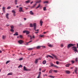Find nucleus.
Returning a JSON list of instances; mask_svg holds the SVG:
<instances>
[{
  "label": "nucleus",
  "instance_id": "22",
  "mask_svg": "<svg viewBox=\"0 0 78 78\" xmlns=\"http://www.w3.org/2000/svg\"><path fill=\"white\" fill-rule=\"evenodd\" d=\"M40 23L41 24L40 26H42V24L43 23V22L41 20L40 21Z\"/></svg>",
  "mask_w": 78,
  "mask_h": 78
},
{
  "label": "nucleus",
  "instance_id": "39",
  "mask_svg": "<svg viewBox=\"0 0 78 78\" xmlns=\"http://www.w3.org/2000/svg\"><path fill=\"white\" fill-rule=\"evenodd\" d=\"M48 3V1H45L44 2V3Z\"/></svg>",
  "mask_w": 78,
  "mask_h": 78
},
{
  "label": "nucleus",
  "instance_id": "31",
  "mask_svg": "<svg viewBox=\"0 0 78 78\" xmlns=\"http://www.w3.org/2000/svg\"><path fill=\"white\" fill-rule=\"evenodd\" d=\"M5 37H6V36H5V35L3 36L2 38L3 39H5Z\"/></svg>",
  "mask_w": 78,
  "mask_h": 78
},
{
  "label": "nucleus",
  "instance_id": "30",
  "mask_svg": "<svg viewBox=\"0 0 78 78\" xmlns=\"http://www.w3.org/2000/svg\"><path fill=\"white\" fill-rule=\"evenodd\" d=\"M40 6H41V5H40V4H39L38 5V6L37 7L36 9H37V8H39L40 7Z\"/></svg>",
  "mask_w": 78,
  "mask_h": 78
},
{
  "label": "nucleus",
  "instance_id": "41",
  "mask_svg": "<svg viewBox=\"0 0 78 78\" xmlns=\"http://www.w3.org/2000/svg\"><path fill=\"white\" fill-rule=\"evenodd\" d=\"M54 67H56V68H58V66H57L56 65H54Z\"/></svg>",
  "mask_w": 78,
  "mask_h": 78
},
{
  "label": "nucleus",
  "instance_id": "52",
  "mask_svg": "<svg viewBox=\"0 0 78 78\" xmlns=\"http://www.w3.org/2000/svg\"><path fill=\"white\" fill-rule=\"evenodd\" d=\"M40 78V74H39L37 78Z\"/></svg>",
  "mask_w": 78,
  "mask_h": 78
},
{
  "label": "nucleus",
  "instance_id": "15",
  "mask_svg": "<svg viewBox=\"0 0 78 78\" xmlns=\"http://www.w3.org/2000/svg\"><path fill=\"white\" fill-rule=\"evenodd\" d=\"M77 69H77V68H76L75 69V72L76 74H77V72H77Z\"/></svg>",
  "mask_w": 78,
  "mask_h": 78
},
{
  "label": "nucleus",
  "instance_id": "2",
  "mask_svg": "<svg viewBox=\"0 0 78 78\" xmlns=\"http://www.w3.org/2000/svg\"><path fill=\"white\" fill-rule=\"evenodd\" d=\"M34 30H35V31H38L39 30H36V23H34Z\"/></svg>",
  "mask_w": 78,
  "mask_h": 78
},
{
  "label": "nucleus",
  "instance_id": "27",
  "mask_svg": "<svg viewBox=\"0 0 78 78\" xmlns=\"http://www.w3.org/2000/svg\"><path fill=\"white\" fill-rule=\"evenodd\" d=\"M23 69H24V70H26V71H27V70H27V69H26V67H25V66H24Z\"/></svg>",
  "mask_w": 78,
  "mask_h": 78
},
{
  "label": "nucleus",
  "instance_id": "44",
  "mask_svg": "<svg viewBox=\"0 0 78 78\" xmlns=\"http://www.w3.org/2000/svg\"><path fill=\"white\" fill-rule=\"evenodd\" d=\"M39 36L40 37H44V36L42 35H40Z\"/></svg>",
  "mask_w": 78,
  "mask_h": 78
},
{
  "label": "nucleus",
  "instance_id": "8",
  "mask_svg": "<svg viewBox=\"0 0 78 78\" xmlns=\"http://www.w3.org/2000/svg\"><path fill=\"white\" fill-rule=\"evenodd\" d=\"M48 57H49L50 58H52V59H53V57L52 56H51L50 55H48L47 56H46V58H48Z\"/></svg>",
  "mask_w": 78,
  "mask_h": 78
},
{
  "label": "nucleus",
  "instance_id": "42",
  "mask_svg": "<svg viewBox=\"0 0 78 78\" xmlns=\"http://www.w3.org/2000/svg\"><path fill=\"white\" fill-rule=\"evenodd\" d=\"M27 30H24L23 31V33H26Z\"/></svg>",
  "mask_w": 78,
  "mask_h": 78
},
{
  "label": "nucleus",
  "instance_id": "48",
  "mask_svg": "<svg viewBox=\"0 0 78 78\" xmlns=\"http://www.w3.org/2000/svg\"><path fill=\"white\" fill-rule=\"evenodd\" d=\"M56 64H59V62H58V61H56Z\"/></svg>",
  "mask_w": 78,
  "mask_h": 78
},
{
  "label": "nucleus",
  "instance_id": "55",
  "mask_svg": "<svg viewBox=\"0 0 78 78\" xmlns=\"http://www.w3.org/2000/svg\"><path fill=\"white\" fill-rule=\"evenodd\" d=\"M77 59H78L77 58H76V62H77Z\"/></svg>",
  "mask_w": 78,
  "mask_h": 78
},
{
  "label": "nucleus",
  "instance_id": "21",
  "mask_svg": "<svg viewBox=\"0 0 78 78\" xmlns=\"http://www.w3.org/2000/svg\"><path fill=\"white\" fill-rule=\"evenodd\" d=\"M30 31L27 30L26 31V34L27 35L29 34H30Z\"/></svg>",
  "mask_w": 78,
  "mask_h": 78
},
{
  "label": "nucleus",
  "instance_id": "49",
  "mask_svg": "<svg viewBox=\"0 0 78 78\" xmlns=\"http://www.w3.org/2000/svg\"><path fill=\"white\" fill-rule=\"evenodd\" d=\"M53 72H54L55 73H57L58 71L57 70H54Z\"/></svg>",
  "mask_w": 78,
  "mask_h": 78
},
{
  "label": "nucleus",
  "instance_id": "17",
  "mask_svg": "<svg viewBox=\"0 0 78 78\" xmlns=\"http://www.w3.org/2000/svg\"><path fill=\"white\" fill-rule=\"evenodd\" d=\"M70 66V64L69 63L66 65V67H69V66Z\"/></svg>",
  "mask_w": 78,
  "mask_h": 78
},
{
  "label": "nucleus",
  "instance_id": "4",
  "mask_svg": "<svg viewBox=\"0 0 78 78\" xmlns=\"http://www.w3.org/2000/svg\"><path fill=\"white\" fill-rule=\"evenodd\" d=\"M19 11L20 12H24V11L23 10V8L22 7H20L19 9Z\"/></svg>",
  "mask_w": 78,
  "mask_h": 78
},
{
  "label": "nucleus",
  "instance_id": "62",
  "mask_svg": "<svg viewBox=\"0 0 78 78\" xmlns=\"http://www.w3.org/2000/svg\"><path fill=\"white\" fill-rule=\"evenodd\" d=\"M73 44V46H75V45H76V44Z\"/></svg>",
  "mask_w": 78,
  "mask_h": 78
},
{
  "label": "nucleus",
  "instance_id": "7",
  "mask_svg": "<svg viewBox=\"0 0 78 78\" xmlns=\"http://www.w3.org/2000/svg\"><path fill=\"white\" fill-rule=\"evenodd\" d=\"M9 15V14L7 13L6 15V16L7 19H9V18L8 17V16Z\"/></svg>",
  "mask_w": 78,
  "mask_h": 78
},
{
  "label": "nucleus",
  "instance_id": "10",
  "mask_svg": "<svg viewBox=\"0 0 78 78\" xmlns=\"http://www.w3.org/2000/svg\"><path fill=\"white\" fill-rule=\"evenodd\" d=\"M65 72L67 74H70V72L69 71H66Z\"/></svg>",
  "mask_w": 78,
  "mask_h": 78
},
{
  "label": "nucleus",
  "instance_id": "3",
  "mask_svg": "<svg viewBox=\"0 0 78 78\" xmlns=\"http://www.w3.org/2000/svg\"><path fill=\"white\" fill-rule=\"evenodd\" d=\"M72 46H73V44H69L67 46V48H70L71 47H72Z\"/></svg>",
  "mask_w": 78,
  "mask_h": 78
},
{
  "label": "nucleus",
  "instance_id": "34",
  "mask_svg": "<svg viewBox=\"0 0 78 78\" xmlns=\"http://www.w3.org/2000/svg\"><path fill=\"white\" fill-rule=\"evenodd\" d=\"M50 64H51V66H52V67H53V66H54V65L52 63H50Z\"/></svg>",
  "mask_w": 78,
  "mask_h": 78
},
{
  "label": "nucleus",
  "instance_id": "43",
  "mask_svg": "<svg viewBox=\"0 0 78 78\" xmlns=\"http://www.w3.org/2000/svg\"><path fill=\"white\" fill-rule=\"evenodd\" d=\"M46 70L45 69H44L42 71V72H44Z\"/></svg>",
  "mask_w": 78,
  "mask_h": 78
},
{
  "label": "nucleus",
  "instance_id": "58",
  "mask_svg": "<svg viewBox=\"0 0 78 78\" xmlns=\"http://www.w3.org/2000/svg\"><path fill=\"white\" fill-rule=\"evenodd\" d=\"M76 45L77 46V48H78V43L76 44Z\"/></svg>",
  "mask_w": 78,
  "mask_h": 78
},
{
  "label": "nucleus",
  "instance_id": "47",
  "mask_svg": "<svg viewBox=\"0 0 78 78\" xmlns=\"http://www.w3.org/2000/svg\"><path fill=\"white\" fill-rule=\"evenodd\" d=\"M61 47H64V45H63V44H62L61 45Z\"/></svg>",
  "mask_w": 78,
  "mask_h": 78
},
{
  "label": "nucleus",
  "instance_id": "24",
  "mask_svg": "<svg viewBox=\"0 0 78 78\" xmlns=\"http://www.w3.org/2000/svg\"><path fill=\"white\" fill-rule=\"evenodd\" d=\"M46 62H47L46 61L44 60L43 62V64H46Z\"/></svg>",
  "mask_w": 78,
  "mask_h": 78
},
{
  "label": "nucleus",
  "instance_id": "45",
  "mask_svg": "<svg viewBox=\"0 0 78 78\" xmlns=\"http://www.w3.org/2000/svg\"><path fill=\"white\" fill-rule=\"evenodd\" d=\"M28 50H33V48H30L28 49Z\"/></svg>",
  "mask_w": 78,
  "mask_h": 78
},
{
  "label": "nucleus",
  "instance_id": "54",
  "mask_svg": "<svg viewBox=\"0 0 78 78\" xmlns=\"http://www.w3.org/2000/svg\"><path fill=\"white\" fill-rule=\"evenodd\" d=\"M43 48H45V46H42Z\"/></svg>",
  "mask_w": 78,
  "mask_h": 78
},
{
  "label": "nucleus",
  "instance_id": "56",
  "mask_svg": "<svg viewBox=\"0 0 78 78\" xmlns=\"http://www.w3.org/2000/svg\"><path fill=\"white\" fill-rule=\"evenodd\" d=\"M17 0H15V3H17Z\"/></svg>",
  "mask_w": 78,
  "mask_h": 78
},
{
  "label": "nucleus",
  "instance_id": "32",
  "mask_svg": "<svg viewBox=\"0 0 78 78\" xmlns=\"http://www.w3.org/2000/svg\"><path fill=\"white\" fill-rule=\"evenodd\" d=\"M11 8V6H9L7 8V9H10Z\"/></svg>",
  "mask_w": 78,
  "mask_h": 78
},
{
  "label": "nucleus",
  "instance_id": "59",
  "mask_svg": "<svg viewBox=\"0 0 78 78\" xmlns=\"http://www.w3.org/2000/svg\"><path fill=\"white\" fill-rule=\"evenodd\" d=\"M24 20H27V18H24Z\"/></svg>",
  "mask_w": 78,
  "mask_h": 78
},
{
  "label": "nucleus",
  "instance_id": "19",
  "mask_svg": "<svg viewBox=\"0 0 78 78\" xmlns=\"http://www.w3.org/2000/svg\"><path fill=\"white\" fill-rule=\"evenodd\" d=\"M2 9L3 10V11L4 12H5V7H3L2 8Z\"/></svg>",
  "mask_w": 78,
  "mask_h": 78
},
{
  "label": "nucleus",
  "instance_id": "5",
  "mask_svg": "<svg viewBox=\"0 0 78 78\" xmlns=\"http://www.w3.org/2000/svg\"><path fill=\"white\" fill-rule=\"evenodd\" d=\"M36 5H37V4L36 3L35 4L33 5V6L31 7V9L34 8L35 6H36Z\"/></svg>",
  "mask_w": 78,
  "mask_h": 78
},
{
  "label": "nucleus",
  "instance_id": "53",
  "mask_svg": "<svg viewBox=\"0 0 78 78\" xmlns=\"http://www.w3.org/2000/svg\"><path fill=\"white\" fill-rule=\"evenodd\" d=\"M71 62L72 63H74V62H74L73 61H72Z\"/></svg>",
  "mask_w": 78,
  "mask_h": 78
},
{
  "label": "nucleus",
  "instance_id": "40",
  "mask_svg": "<svg viewBox=\"0 0 78 78\" xmlns=\"http://www.w3.org/2000/svg\"><path fill=\"white\" fill-rule=\"evenodd\" d=\"M9 62H10V61H7L6 63V64H8V63H9Z\"/></svg>",
  "mask_w": 78,
  "mask_h": 78
},
{
  "label": "nucleus",
  "instance_id": "60",
  "mask_svg": "<svg viewBox=\"0 0 78 78\" xmlns=\"http://www.w3.org/2000/svg\"><path fill=\"white\" fill-rule=\"evenodd\" d=\"M39 71H41V68H40L39 69Z\"/></svg>",
  "mask_w": 78,
  "mask_h": 78
},
{
  "label": "nucleus",
  "instance_id": "51",
  "mask_svg": "<svg viewBox=\"0 0 78 78\" xmlns=\"http://www.w3.org/2000/svg\"><path fill=\"white\" fill-rule=\"evenodd\" d=\"M45 76H47V74L44 75L43 76L45 77Z\"/></svg>",
  "mask_w": 78,
  "mask_h": 78
},
{
  "label": "nucleus",
  "instance_id": "33",
  "mask_svg": "<svg viewBox=\"0 0 78 78\" xmlns=\"http://www.w3.org/2000/svg\"><path fill=\"white\" fill-rule=\"evenodd\" d=\"M52 56H54V57L55 58V59H57V57H56V56L55 55H52Z\"/></svg>",
  "mask_w": 78,
  "mask_h": 78
},
{
  "label": "nucleus",
  "instance_id": "16",
  "mask_svg": "<svg viewBox=\"0 0 78 78\" xmlns=\"http://www.w3.org/2000/svg\"><path fill=\"white\" fill-rule=\"evenodd\" d=\"M41 47H42V46H38L36 47V49H39V48H40Z\"/></svg>",
  "mask_w": 78,
  "mask_h": 78
},
{
  "label": "nucleus",
  "instance_id": "13",
  "mask_svg": "<svg viewBox=\"0 0 78 78\" xmlns=\"http://www.w3.org/2000/svg\"><path fill=\"white\" fill-rule=\"evenodd\" d=\"M30 27H34V24H33L31 23H30Z\"/></svg>",
  "mask_w": 78,
  "mask_h": 78
},
{
  "label": "nucleus",
  "instance_id": "23",
  "mask_svg": "<svg viewBox=\"0 0 78 78\" xmlns=\"http://www.w3.org/2000/svg\"><path fill=\"white\" fill-rule=\"evenodd\" d=\"M48 46L50 47H53V45H51V44H48Z\"/></svg>",
  "mask_w": 78,
  "mask_h": 78
},
{
  "label": "nucleus",
  "instance_id": "29",
  "mask_svg": "<svg viewBox=\"0 0 78 78\" xmlns=\"http://www.w3.org/2000/svg\"><path fill=\"white\" fill-rule=\"evenodd\" d=\"M23 66H22V65H20L18 66V68H20V67H22Z\"/></svg>",
  "mask_w": 78,
  "mask_h": 78
},
{
  "label": "nucleus",
  "instance_id": "37",
  "mask_svg": "<svg viewBox=\"0 0 78 78\" xmlns=\"http://www.w3.org/2000/svg\"><path fill=\"white\" fill-rule=\"evenodd\" d=\"M49 76V77H50V78H55V77H54V76Z\"/></svg>",
  "mask_w": 78,
  "mask_h": 78
},
{
  "label": "nucleus",
  "instance_id": "14",
  "mask_svg": "<svg viewBox=\"0 0 78 78\" xmlns=\"http://www.w3.org/2000/svg\"><path fill=\"white\" fill-rule=\"evenodd\" d=\"M32 42V41H30L28 42H27L26 43V44H25V45H28V44H29V43H30V42Z\"/></svg>",
  "mask_w": 78,
  "mask_h": 78
},
{
  "label": "nucleus",
  "instance_id": "26",
  "mask_svg": "<svg viewBox=\"0 0 78 78\" xmlns=\"http://www.w3.org/2000/svg\"><path fill=\"white\" fill-rule=\"evenodd\" d=\"M53 71V70L52 69H51L49 71V73H51Z\"/></svg>",
  "mask_w": 78,
  "mask_h": 78
},
{
  "label": "nucleus",
  "instance_id": "61",
  "mask_svg": "<svg viewBox=\"0 0 78 78\" xmlns=\"http://www.w3.org/2000/svg\"><path fill=\"white\" fill-rule=\"evenodd\" d=\"M33 3V1H32V2H30V4H32V3Z\"/></svg>",
  "mask_w": 78,
  "mask_h": 78
},
{
  "label": "nucleus",
  "instance_id": "64",
  "mask_svg": "<svg viewBox=\"0 0 78 78\" xmlns=\"http://www.w3.org/2000/svg\"><path fill=\"white\" fill-rule=\"evenodd\" d=\"M26 9H28V8L25 7Z\"/></svg>",
  "mask_w": 78,
  "mask_h": 78
},
{
  "label": "nucleus",
  "instance_id": "9",
  "mask_svg": "<svg viewBox=\"0 0 78 78\" xmlns=\"http://www.w3.org/2000/svg\"><path fill=\"white\" fill-rule=\"evenodd\" d=\"M42 0H39L38 1L36 2V3H41L42 2Z\"/></svg>",
  "mask_w": 78,
  "mask_h": 78
},
{
  "label": "nucleus",
  "instance_id": "63",
  "mask_svg": "<svg viewBox=\"0 0 78 78\" xmlns=\"http://www.w3.org/2000/svg\"><path fill=\"white\" fill-rule=\"evenodd\" d=\"M13 16H16V14H15V13H13Z\"/></svg>",
  "mask_w": 78,
  "mask_h": 78
},
{
  "label": "nucleus",
  "instance_id": "50",
  "mask_svg": "<svg viewBox=\"0 0 78 78\" xmlns=\"http://www.w3.org/2000/svg\"><path fill=\"white\" fill-rule=\"evenodd\" d=\"M23 59V58H20L19 59V60H20V61H21V60H22Z\"/></svg>",
  "mask_w": 78,
  "mask_h": 78
},
{
  "label": "nucleus",
  "instance_id": "46",
  "mask_svg": "<svg viewBox=\"0 0 78 78\" xmlns=\"http://www.w3.org/2000/svg\"><path fill=\"white\" fill-rule=\"evenodd\" d=\"M20 38H22L23 37V36H22V35H20Z\"/></svg>",
  "mask_w": 78,
  "mask_h": 78
},
{
  "label": "nucleus",
  "instance_id": "35",
  "mask_svg": "<svg viewBox=\"0 0 78 78\" xmlns=\"http://www.w3.org/2000/svg\"><path fill=\"white\" fill-rule=\"evenodd\" d=\"M10 31H11V32H14V30H13V29H10Z\"/></svg>",
  "mask_w": 78,
  "mask_h": 78
},
{
  "label": "nucleus",
  "instance_id": "28",
  "mask_svg": "<svg viewBox=\"0 0 78 78\" xmlns=\"http://www.w3.org/2000/svg\"><path fill=\"white\" fill-rule=\"evenodd\" d=\"M10 28L11 29H14V26L13 25L11 26Z\"/></svg>",
  "mask_w": 78,
  "mask_h": 78
},
{
  "label": "nucleus",
  "instance_id": "25",
  "mask_svg": "<svg viewBox=\"0 0 78 78\" xmlns=\"http://www.w3.org/2000/svg\"><path fill=\"white\" fill-rule=\"evenodd\" d=\"M30 0H28V1H26L25 3L27 4L28 3H30Z\"/></svg>",
  "mask_w": 78,
  "mask_h": 78
},
{
  "label": "nucleus",
  "instance_id": "57",
  "mask_svg": "<svg viewBox=\"0 0 78 78\" xmlns=\"http://www.w3.org/2000/svg\"><path fill=\"white\" fill-rule=\"evenodd\" d=\"M30 39L31 40L32 39V37H31V36H30Z\"/></svg>",
  "mask_w": 78,
  "mask_h": 78
},
{
  "label": "nucleus",
  "instance_id": "1",
  "mask_svg": "<svg viewBox=\"0 0 78 78\" xmlns=\"http://www.w3.org/2000/svg\"><path fill=\"white\" fill-rule=\"evenodd\" d=\"M73 50H74L75 52H78V50H77V48L75 46H73L72 48Z\"/></svg>",
  "mask_w": 78,
  "mask_h": 78
},
{
  "label": "nucleus",
  "instance_id": "6",
  "mask_svg": "<svg viewBox=\"0 0 78 78\" xmlns=\"http://www.w3.org/2000/svg\"><path fill=\"white\" fill-rule=\"evenodd\" d=\"M18 42L20 44H22V43H23V42L22 40H20L19 41H18Z\"/></svg>",
  "mask_w": 78,
  "mask_h": 78
},
{
  "label": "nucleus",
  "instance_id": "11",
  "mask_svg": "<svg viewBox=\"0 0 78 78\" xmlns=\"http://www.w3.org/2000/svg\"><path fill=\"white\" fill-rule=\"evenodd\" d=\"M30 14H31V15H34V13L33 12V11H31L30 12Z\"/></svg>",
  "mask_w": 78,
  "mask_h": 78
},
{
  "label": "nucleus",
  "instance_id": "20",
  "mask_svg": "<svg viewBox=\"0 0 78 78\" xmlns=\"http://www.w3.org/2000/svg\"><path fill=\"white\" fill-rule=\"evenodd\" d=\"M12 73H9L7 75H12Z\"/></svg>",
  "mask_w": 78,
  "mask_h": 78
},
{
  "label": "nucleus",
  "instance_id": "36",
  "mask_svg": "<svg viewBox=\"0 0 78 78\" xmlns=\"http://www.w3.org/2000/svg\"><path fill=\"white\" fill-rule=\"evenodd\" d=\"M12 12L13 13V14H15L16 13V12L14 11V10H12Z\"/></svg>",
  "mask_w": 78,
  "mask_h": 78
},
{
  "label": "nucleus",
  "instance_id": "18",
  "mask_svg": "<svg viewBox=\"0 0 78 78\" xmlns=\"http://www.w3.org/2000/svg\"><path fill=\"white\" fill-rule=\"evenodd\" d=\"M38 60H39V59H36L35 62L36 64H37V62H38Z\"/></svg>",
  "mask_w": 78,
  "mask_h": 78
},
{
  "label": "nucleus",
  "instance_id": "38",
  "mask_svg": "<svg viewBox=\"0 0 78 78\" xmlns=\"http://www.w3.org/2000/svg\"><path fill=\"white\" fill-rule=\"evenodd\" d=\"M43 10L44 11H46V7H44L43 8Z\"/></svg>",
  "mask_w": 78,
  "mask_h": 78
},
{
  "label": "nucleus",
  "instance_id": "12",
  "mask_svg": "<svg viewBox=\"0 0 78 78\" xmlns=\"http://www.w3.org/2000/svg\"><path fill=\"white\" fill-rule=\"evenodd\" d=\"M19 34H18V32H16L15 34H13V36H18Z\"/></svg>",
  "mask_w": 78,
  "mask_h": 78
}]
</instances>
